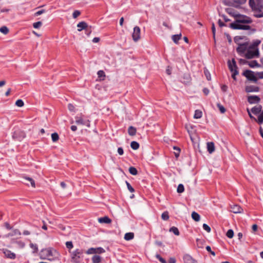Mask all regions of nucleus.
Listing matches in <instances>:
<instances>
[{"mask_svg": "<svg viewBox=\"0 0 263 263\" xmlns=\"http://www.w3.org/2000/svg\"><path fill=\"white\" fill-rule=\"evenodd\" d=\"M234 42L238 45L237 52L240 55L247 52L252 44H250L245 36H236L234 39Z\"/></svg>", "mask_w": 263, "mask_h": 263, "instance_id": "nucleus-1", "label": "nucleus"}, {"mask_svg": "<svg viewBox=\"0 0 263 263\" xmlns=\"http://www.w3.org/2000/svg\"><path fill=\"white\" fill-rule=\"evenodd\" d=\"M42 253L45 255L49 260H54L55 258H58L59 256V253L57 251L52 248L43 249L42 250Z\"/></svg>", "mask_w": 263, "mask_h": 263, "instance_id": "nucleus-2", "label": "nucleus"}, {"mask_svg": "<svg viewBox=\"0 0 263 263\" xmlns=\"http://www.w3.org/2000/svg\"><path fill=\"white\" fill-rule=\"evenodd\" d=\"M259 55V51L257 45L252 44L245 53L247 59H252Z\"/></svg>", "mask_w": 263, "mask_h": 263, "instance_id": "nucleus-3", "label": "nucleus"}, {"mask_svg": "<svg viewBox=\"0 0 263 263\" xmlns=\"http://www.w3.org/2000/svg\"><path fill=\"white\" fill-rule=\"evenodd\" d=\"M13 140L21 141L26 137L25 132L19 128H15L12 135Z\"/></svg>", "mask_w": 263, "mask_h": 263, "instance_id": "nucleus-4", "label": "nucleus"}, {"mask_svg": "<svg viewBox=\"0 0 263 263\" xmlns=\"http://www.w3.org/2000/svg\"><path fill=\"white\" fill-rule=\"evenodd\" d=\"M256 11H255L254 16L261 17L263 16V0H256Z\"/></svg>", "mask_w": 263, "mask_h": 263, "instance_id": "nucleus-5", "label": "nucleus"}, {"mask_svg": "<svg viewBox=\"0 0 263 263\" xmlns=\"http://www.w3.org/2000/svg\"><path fill=\"white\" fill-rule=\"evenodd\" d=\"M228 64L229 69L233 73L232 75L233 79L236 80V76L238 74V71L237 69L236 63L235 60L233 59L232 61H228Z\"/></svg>", "mask_w": 263, "mask_h": 263, "instance_id": "nucleus-6", "label": "nucleus"}, {"mask_svg": "<svg viewBox=\"0 0 263 263\" xmlns=\"http://www.w3.org/2000/svg\"><path fill=\"white\" fill-rule=\"evenodd\" d=\"M230 27L233 29H239V30H249L250 26L247 25H244L240 23L239 22H235L231 23L230 25Z\"/></svg>", "mask_w": 263, "mask_h": 263, "instance_id": "nucleus-7", "label": "nucleus"}, {"mask_svg": "<svg viewBox=\"0 0 263 263\" xmlns=\"http://www.w3.org/2000/svg\"><path fill=\"white\" fill-rule=\"evenodd\" d=\"M242 74L249 81L254 82H256L257 81V79L255 77L254 72L251 70H246L243 71Z\"/></svg>", "mask_w": 263, "mask_h": 263, "instance_id": "nucleus-8", "label": "nucleus"}, {"mask_svg": "<svg viewBox=\"0 0 263 263\" xmlns=\"http://www.w3.org/2000/svg\"><path fill=\"white\" fill-rule=\"evenodd\" d=\"M71 261L73 263H79L80 262V251L79 249L76 250L74 251L71 252Z\"/></svg>", "mask_w": 263, "mask_h": 263, "instance_id": "nucleus-9", "label": "nucleus"}, {"mask_svg": "<svg viewBox=\"0 0 263 263\" xmlns=\"http://www.w3.org/2000/svg\"><path fill=\"white\" fill-rule=\"evenodd\" d=\"M75 122L78 125H85L87 127L90 126L89 121L81 117H76Z\"/></svg>", "mask_w": 263, "mask_h": 263, "instance_id": "nucleus-10", "label": "nucleus"}, {"mask_svg": "<svg viewBox=\"0 0 263 263\" xmlns=\"http://www.w3.org/2000/svg\"><path fill=\"white\" fill-rule=\"evenodd\" d=\"M104 251H105L104 249L101 247H99L97 248H90L86 251V253L87 254H93L96 253H101L104 252Z\"/></svg>", "mask_w": 263, "mask_h": 263, "instance_id": "nucleus-11", "label": "nucleus"}, {"mask_svg": "<svg viewBox=\"0 0 263 263\" xmlns=\"http://www.w3.org/2000/svg\"><path fill=\"white\" fill-rule=\"evenodd\" d=\"M132 37L134 41L136 42L140 38V28L139 27L136 26L134 27Z\"/></svg>", "mask_w": 263, "mask_h": 263, "instance_id": "nucleus-12", "label": "nucleus"}, {"mask_svg": "<svg viewBox=\"0 0 263 263\" xmlns=\"http://www.w3.org/2000/svg\"><path fill=\"white\" fill-rule=\"evenodd\" d=\"M78 30L81 31L83 29H86V31L88 32V34L91 32V30L88 28V25L85 22H81L77 24Z\"/></svg>", "mask_w": 263, "mask_h": 263, "instance_id": "nucleus-13", "label": "nucleus"}, {"mask_svg": "<svg viewBox=\"0 0 263 263\" xmlns=\"http://www.w3.org/2000/svg\"><path fill=\"white\" fill-rule=\"evenodd\" d=\"M2 251L3 253L4 254L5 256L8 258L11 259H14L16 258V255L15 253L12 252L11 251L7 249H3L2 250Z\"/></svg>", "mask_w": 263, "mask_h": 263, "instance_id": "nucleus-14", "label": "nucleus"}, {"mask_svg": "<svg viewBox=\"0 0 263 263\" xmlns=\"http://www.w3.org/2000/svg\"><path fill=\"white\" fill-rule=\"evenodd\" d=\"M248 101L250 104L257 103L260 101V98L257 96H250L248 97Z\"/></svg>", "mask_w": 263, "mask_h": 263, "instance_id": "nucleus-15", "label": "nucleus"}, {"mask_svg": "<svg viewBox=\"0 0 263 263\" xmlns=\"http://www.w3.org/2000/svg\"><path fill=\"white\" fill-rule=\"evenodd\" d=\"M23 179L27 181L24 182L25 184H26L27 185H29L30 183L32 187H35V181L33 180L32 178L29 177H24Z\"/></svg>", "mask_w": 263, "mask_h": 263, "instance_id": "nucleus-16", "label": "nucleus"}, {"mask_svg": "<svg viewBox=\"0 0 263 263\" xmlns=\"http://www.w3.org/2000/svg\"><path fill=\"white\" fill-rule=\"evenodd\" d=\"M246 91L247 92H258L259 88L257 86L253 85L247 86L246 87Z\"/></svg>", "mask_w": 263, "mask_h": 263, "instance_id": "nucleus-17", "label": "nucleus"}, {"mask_svg": "<svg viewBox=\"0 0 263 263\" xmlns=\"http://www.w3.org/2000/svg\"><path fill=\"white\" fill-rule=\"evenodd\" d=\"M261 109H262L261 106L260 105H256V106L253 107L251 109V111L253 114L257 115L261 112Z\"/></svg>", "mask_w": 263, "mask_h": 263, "instance_id": "nucleus-18", "label": "nucleus"}, {"mask_svg": "<svg viewBox=\"0 0 263 263\" xmlns=\"http://www.w3.org/2000/svg\"><path fill=\"white\" fill-rule=\"evenodd\" d=\"M98 221L101 223H109L111 220L107 216L100 217L98 219Z\"/></svg>", "mask_w": 263, "mask_h": 263, "instance_id": "nucleus-19", "label": "nucleus"}, {"mask_svg": "<svg viewBox=\"0 0 263 263\" xmlns=\"http://www.w3.org/2000/svg\"><path fill=\"white\" fill-rule=\"evenodd\" d=\"M231 209L232 212L234 213H240L242 210L241 208L238 205H233L231 206Z\"/></svg>", "mask_w": 263, "mask_h": 263, "instance_id": "nucleus-20", "label": "nucleus"}, {"mask_svg": "<svg viewBox=\"0 0 263 263\" xmlns=\"http://www.w3.org/2000/svg\"><path fill=\"white\" fill-rule=\"evenodd\" d=\"M208 151L210 154H212L215 151V146L213 142H208L207 143Z\"/></svg>", "mask_w": 263, "mask_h": 263, "instance_id": "nucleus-21", "label": "nucleus"}, {"mask_svg": "<svg viewBox=\"0 0 263 263\" xmlns=\"http://www.w3.org/2000/svg\"><path fill=\"white\" fill-rule=\"evenodd\" d=\"M249 3L253 12V15H254L255 11H256V0H249Z\"/></svg>", "mask_w": 263, "mask_h": 263, "instance_id": "nucleus-22", "label": "nucleus"}, {"mask_svg": "<svg viewBox=\"0 0 263 263\" xmlns=\"http://www.w3.org/2000/svg\"><path fill=\"white\" fill-rule=\"evenodd\" d=\"M134 233H132V232H129V233H125V234L124 235V238L126 240L128 241V240H130L133 239L134 238Z\"/></svg>", "mask_w": 263, "mask_h": 263, "instance_id": "nucleus-23", "label": "nucleus"}, {"mask_svg": "<svg viewBox=\"0 0 263 263\" xmlns=\"http://www.w3.org/2000/svg\"><path fill=\"white\" fill-rule=\"evenodd\" d=\"M248 65L251 68L260 67V65L257 63V62L256 60L248 62Z\"/></svg>", "mask_w": 263, "mask_h": 263, "instance_id": "nucleus-24", "label": "nucleus"}, {"mask_svg": "<svg viewBox=\"0 0 263 263\" xmlns=\"http://www.w3.org/2000/svg\"><path fill=\"white\" fill-rule=\"evenodd\" d=\"M194 259L189 255L186 254L183 257V260L185 263H191Z\"/></svg>", "mask_w": 263, "mask_h": 263, "instance_id": "nucleus-25", "label": "nucleus"}, {"mask_svg": "<svg viewBox=\"0 0 263 263\" xmlns=\"http://www.w3.org/2000/svg\"><path fill=\"white\" fill-rule=\"evenodd\" d=\"M128 133L130 136H135L136 134V129L134 127L130 126L128 129Z\"/></svg>", "mask_w": 263, "mask_h": 263, "instance_id": "nucleus-26", "label": "nucleus"}, {"mask_svg": "<svg viewBox=\"0 0 263 263\" xmlns=\"http://www.w3.org/2000/svg\"><path fill=\"white\" fill-rule=\"evenodd\" d=\"M202 112L201 110L197 109L195 111V114L194 115V118L195 119H200L202 117Z\"/></svg>", "mask_w": 263, "mask_h": 263, "instance_id": "nucleus-27", "label": "nucleus"}, {"mask_svg": "<svg viewBox=\"0 0 263 263\" xmlns=\"http://www.w3.org/2000/svg\"><path fill=\"white\" fill-rule=\"evenodd\" d=\"M192 217L195 221H199L200 219V215L196 212H192Z\"/></svg>", "mask_w": 263, "mask_h": 263, "instance_id": "nucleus-28", "label": "nucleus"}, {"mask_svg": "<svg viewBox=\"0 0 263 263\" xmlns=\"http://www.w3.org/2000/svg\"><path fill=\"white\" fill-rule=\"evenodd\" d=\"M21 233L18 230L14 229L11 233H9L8 235L9 236H13L16 235H21Z\"/></svg>", "mask_w": 263, "mask_h": 263, "instance_id": "nucleus-29", "label": "nucleus"}, {"mask_svg": "<svg viewBox=\"0 0 263 263\" xmlns=\"http://www.w3.org/2000/svg\"><path fill=\"white\" fill-rule=\"evenodd\" d=\"M181 36V34L173 35L172 37L173 41L176 44L178 43Z\"/></svg>", "mask_w": 263, "mask_h": 263, "instance_id": "nucleus-30", "label": "nucleus"}, {"mask_svg": "<svg viewBox=\"0 0 263 263\" xmlns=\"http://www.w3.org/2000/svg\"><path fill=\"white\" fill-rule=\"evenodd\" d=\"M101 257L99 255H95L92 258L93 263H100L101 261Z\"/></svg>", "mask_w": 263, "mask_h": 263, "instance_id": "nucleus-31", "label": "nucleus"}, {"mask_svg": "<svg viewBox=\"0 0 263 263\" xmlns=\"http://www.w3.org/2000/svg\"><path fill=\"white\" fill-rule=\"evenodd\" d=\"M247 0H234V5L233 6L237 7L238 5L240 4H244Z\"/></svg>", "mask_w": 263, "mask_h": 263, "instance_id": "nucleus-32", "label": "nucleus"}, {"mask_svg": "<svg viewBox=\"0 0 263 263\" xmlns=\"http://www.w3.org/2000/svg\"><path fill=\"white\" fill-rule=\"evenodd\" d=\"M236 22H239L240 23H250L251 22V20L249 17H246L238 20Z\"/></svg>", "mask_w": 263, "mask_h": 263, "instance_id": "nucleus-33", "label": "nucleus"}, {"mask_svg": "<svg viewBox=\"0 0 263 263\" xmlns=\"http://www.w3.org/2000/svg\"><path fill=\"white\" fill-rule=\"evenodd\" d=\"M130 146L133 149L136 150L139 148V144L136 141H132L130 143Z\"/></svg>", "mask_w": 263, "mask_h": 263, "instance_id": "nucleus-34", "label": "nucleus"}, {"mask_svg": "<svg viewBox=\"0 0 263 263\" xmlns=\"http://www.w3.org/2000/svg\"><path fill=\"white\" fill-rule=\"evenodd\" d=\"M170 231L173 233L175 235H179V231L177 228L173 227L170 228Z\"/></svg>", "mask_w": 263, "mask_h": 263, "instance_id": "nucleus-35", "label": "nucleus"}, {"mask_svg": "<svg viewBox=\"0 0 263 263\" xmlns=\"http://www.w3.org/2000/svg\"><path fill=\"white\" fill-rule=\"evenodd\" d=\"M256 121H257L259 124H261L263 123V110L260 112L258 117V119Z\"/></svg>", "mask_w": 263, "mask_h": 263, "instance_id": "nucleus-36", "label": "nucleus"}, {"mask_svg": "<svg viewBox=\"0 0 263 263\" xmlns=\"http://www.w3.org/2000/svg\"><path fill=\"white\" fill-rule=\"evenodd\" d=\"M0 32L4 34H7L9 32V29L5 26L0 28Z\"/></svg>", "mask_w": 263, "mask_h": 263, "instance_id": "nucleus-37", "label": "nucleus"}, {"mask_svg": "<svg viewBox=\"0 0 263 263\" xmlns=\"http://www.w3.org/2000/svg\"><path fill=\"white\" fill-rule=\"evenodd\" d=\"M59 138V135L57 133H54L51 134V139L53 142H57Z\"/></svg>", "mask_w": 263, "mask_h": 263, "instance_id": "nucleus-38", "label": "nucleus"}, {"mask_svg": "<svg viewBox=\"0 0 263 263\" xmlns=\"http://www.w3.org/2000/svg\"><path fill=\"white\" fill-rule=\"evenodd\" d=\"M129 172L133 175H136L138 173L137 169L133 166L129 168Z\"/></svg>", "mask_w": 263, "mask_h": 263, "instance_id": "nucleus-39", "label": "nucleus"}, {"mask_svg": "<svg viewBox=\"0 0 263 263\" xmlns=\"http://www.w3.org/2000/svg\"><path fill=\"white\" fill-rule=\"evenodd\" d=\"M30 247L32 248L33 250V253H35L38 251V247L36 244H33L32 243H30Z\"/></svg>", "mask_w": 263, "mask_h": 263, "instance_id": "nucleus-40", "label": "nucleus"}, {"mask_svg": "<svg viewBox=\"0 0 263 263\" xmlns=\"http://www.w3.org/2000/svg\"><path fill=\"white\" fill-rule=\"evenodd\" d=\"M184 188L182 184H179L178 186L177 191L178 193H182L184 192Z\"/></svg>", "mask_w": 263, "mask_h": 263, "instance_id": "nucleus-41", "label": "nucleus"}, {"mask_svg": "<svg viewBox=\"0 0 263 263\" xmlns=\"http://www.w3.org/2000/svg\"><path fill=\"white\" fill-rule=\"evenodd\" d=\"M161 218L164 220H167L169 218V215L167 212H163L161 215Z\"/></svg>", "mask_w": 263, "mask_h": 263, "instance_id": "nucleus-42", "label": "nucleus"}, {"mask_svg": "<svg viewBox=\"0 0 263 263\" xmlns=\"http://www.w3.org/2000/svg\"><path fill=\"white\" fill-rule=\"evenodd\" d=\"M226 235L229 238H232L234 236L233 231L232 229L229 230L227 232Z\"/></svg>", "mask_w": 263, "mask_h": 263, "instance_id": "nucleus-43", "label": "nucleus"}, {"mask_svg": "<svg viewBox=\"0 0 263 263\" xmlns=\"http://www.w3.org/2000/svg\"><path fill=\"white\" fill-rule=\"evenodd\" d=\"M234 0H223V3L227 6L234 5Z\"/></svg>", "mask_w": 263, "mask_h": 263, "instance_id": "nucleus-44", "label": "nucleus"}, {"mask_svg": "<svg viewBox=\"0 0 263 263\" xmlns=\"http://www.w3.org/2000/svg\"><path fill=\"white\" fill-rule=\"evenodd\" d=\"M24 104V102L21 99L17 100L15 102V105L18 107H22Z\"/></svg>", "mask_w": 263, "mask_h": 263, "instance_id": "nucleus-45", "label": "nucleus"}, {"mask_svg": "<svg viewBox=\"0 0 263 263\" xmlns=\"http://www.w3.org/2000/svg\"><path fill=\"white\" fill-rule=\"evenodd\" d=\"M217 107H218V108H219L220 111L221 113L223 114V113L225 112L226 109H225V108L222 105H221L220 104L218 103V104H217Z\"/></svg>", "mask_w": 263, "mask_h": 263, "instance_id": "nucleus-46", "label": "nucleus"}, {"mask_svg": "<svg viewBox=\"0 0 263 263\" xmlns=\"http://www.w3.org/2000/svg\"><path fill=\"white\" fill-rule=\"evenodd\" d=\"M42 25V23L41 22H35V23H34L33 24V26L34 28H39Z\"/></svg>", "mask_w": 263, "mask_h": 263, "instance_id": "nucleus-47", "label": "nucleus"}, {"mask_svg": "<svg viewBox=\"0 0 263 263\" xmlns=\"http://www.w3.org/2000/svg\"><path fill=\"white\" fill-rule=\"evenodd\" d=\"M156 257L161 262V263H166V261L164 259H163L159 254H156Z\"/></svg>", "mask_w": 263, "mask_h": 263, "instance_id": "nucleus-48", "label": "nucleus"}, {"mask_svg": "<svg viewBox=\"0 0 263 263\" xmlns=\"http://www.w3.org/2000/svg\"><path fill=\"white\" fill-rule=\"evenodd\" d=\"M126 184L127 189L129 191V192L131 193L134 192L135 190H134V188L132 186V185L130 184V183L126 181Z\"/></svg>", "mask_w": 263, "mask_h": 263, "instance_id": "nucleus-49", "label": "nucleus"}, {"mask_svg": "<svg viewBox=\"0 0 263 263\" xmlns=\"http://www.w3.org/2000/svg\"><path fill=\"white\" fill-rule=\"evenodd\" d=\"M203 229L208 233H210L211 232L210 227L205 223H204L203 224Z\"/></svg>", "mask_w": 263, "mask_h": 263, "instance_id": "nucleus-50", "label": "nucleus"}, {"mask_svg": "<svg viewBox=\"0 0 263 263\" xmlns=\"http://www.w3.org/2000/svg\"><path fill=\"white\" fill-rule=\"evenodd\" d=\"M80 14V12L79 10H75L72 16L74 18H77Z\"/></svg>", "mask_w": 263, "mask_h": 263, "instance_id": "nucleus-51", "label": "nucleus"}, {"mask_svg": "<svg viewBox=\"0 0 263 263\" xmlns=\"http://www.w3.org/2000/svg\"><path fill=\"white\" fill-rule=\"evenodd\" d=\"M68 109L70 111L74 112L76 111L75 107L71 104L68 105Z\"/></svg>", "mask_w": 263, "mask_h": 263, "instance_id": "nucleus-52", "label": "nucleus"}, {"mask_svg": "<svg viewBox=\"0 0 263 263\" xmlns=\"http://www.w3.org/2000/svg\"><path fill=\"white\" fill-rule=\"evenodd\" d=\"M73 247L72 241H67V249H71Z\"/></svg>", "mask_w": 263, "mask_h": 263, "instance_id": "nucleus-53", "label": "nucleus"}, {"mask_svg": "<svg viewBox=\"0 0 263 263\" xmlns=\"http://www.w3.org/2000/svg\"><path fill=\"white\" fill-rule=\"evenodd\" d=\"M206 250L209 252L210 253H211V254L212 255H213V256H215V253L214 252L212 251V250H211V247L209 246H208L206 247Z\"/></svg>", "mask_w": 263, "mask_h": 263, "instance_id": "nucleus-54", "label": "nucleus"}, {"mask_svg": "<svg viewBox=\"0 0 263 263\" xmlns=\"http://www.w3.org/2000/svg\"><path fill=\"white\" fill-rule=\"evenodd\" d=\"M45 10H44V9H42V10H39V11H37V12H36L35 13L34 15H35V16H37L40 15H41L42 14H43V13H44V12H45Z\"/></svg>", "mask_w": 263, "mask_h": 263, "instance_id": "nucleus-55", "label": "nucleus"}, {"mask_svg": "<svg viewBox=\"0 0 263 263\" xmlns=\"http://www.w3.org/2000/svg\"><path fill=\"white\" fill-rule=\"evenodd\" d=\"M204 73H205V75L206 76L207 80L209 81L210 80H211V75H210V73L209 72V71L207 70H205Z\"/></svg>", "mask_w": 263, "mask_h": 263, "instance_id": "nucleus-56", "label": "nucleus"}, {"mask_svg": "<svg viewBox=\"0 0 263 263\" xmlns=\"http://www.w3.org/2000/svg\"><path fill=\"white\" fill-rule=\"evenodd\" d=\"M98 75L99 77H102L105 76L104 72L103 70H99L98 71Z\"/></svg>", "mask_w": 263, "mask_h": 263, "instance_id": "nucleus-57", "label": "nucleus"}, {"mask_svg": "<svg viewBox=\"0 0 263 263\" xmlns=\"http://www.w3.org/2000/svg\"><path fill=\"white\" fill-rule=\"evenodd\" d=\"M221 89L223 92H226L228 90V86L226 85H222L221 86Z\"/></svg>", "mask_w": 263, "mask_h": 263, "instance_id": "nucleus-58", "label": "nucleus"}, {"mask_svg": "<svg viewBox=\"0 0 263 263\" xmlns=\"http://www.w3.org/2000/svg\"><path fill=\"white\" fill-rule=\"evenodd\" d=\"M118 153L120 155H122L124 153L123 149L122 147L118 148Z\"/></svg>", "mask_w": 263, "mask_h": 263, "instance_id": "nucleus-59", "label": "nucleus"}, {"mask_svg": "<svg viewBox=\"0 0 263 263\" xmlns=\"http://www.w3.org/2000/svg\"><path fill=\"white\" fill-rule=\"evenodd\" d=\"M247 111L248 112V114H249V117H250V118H251V119H253V120H254L255 121H256L257 119L252 115V114L251 113V111H250V110L249 109H247Z\"/></svg>", "mask_w": 263, "mask_h": 263, "instance_id": "nucleus-60", "label": "nucleus"}, {"mask_svg": "<svg viewBox=\"0 0 263 263\" xmlns=\"http://www.w3.org/2000/svg\"><path fill=\"white\" fill-rule=\"evenodd\" d=\"M212 32L213 34V36H215V32H216V29L215 27V25L214 23H212Z\"/></svg>", "mask_w": 263, "mask_h": 263, "instance_id": "nucleus-61", "label": "nucleus"}, {"mask_svg": "<svg viewBox=\"0 0 263 263\" xmlns=\"http://www.w3.org/2000/svg\"><path fill=\"white\" fill-rule=\"evenodd\" d=\"M218 25L220 27H223V26H225V24L224 23L220 20H218Z\"/></svg>", "mask_w": 263, "mask_h": 263, "instance_id": "nucleus-62", "label": "nucleus"}, {"mask_svg": "<svg viewBox=\"0 0 263 263\" xmlns=\"http://www.w3.org/2000/svg\"><path fill=\"white\" fill-rule=\"evenodd\" d=\"M203 92L205 95H208L209 93V90L206 88H204L203 89Z\"/></svg>", "mask_w": 263, "mask_h": 263, "instance_id": "nucleus-63", "label": "nucleus"}, {"mask_svg": "<svg viewBox=\"0 0 263 263\" xmlns=\"http://www.w3.org/2000/svg\"><path fill=\"white\" fill-rule=\"evenodd\" d=\"M176 259L174 258H170L169 260V263H175Z\"/></svg>", "mask_w": 263, "mask_h": 263, "instance_id": "nucleus-64", "label": "nucleus"}]
</instances>
